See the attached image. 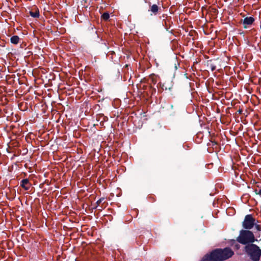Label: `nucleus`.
<instances>
[{
	"label": "nucleus",
	"mask_w": 261,
	"mask_h": 261,
	"mask_svg": "<svg viewBox=\"0 0 261 261\" xmlns=\"http://www.w3.org/2000/svg\"><path fill=\"white\" fill-rule=\"evenodd\" d=\"M20 40L19 37L18 36L14 35L11 37L10 42L11 43L14 44H17Z\"/></svg>",
	"instance_id": "obj_11"
},
{
	"label": "nucleus",
	"mask_w": 261,
	"mask_h": 261,
	"mask_svg": "<svg viewBox=\"0 0 261 261\" xmlns=\"http://www.w3.org/2000/svg\"><path fill=\"white\" fill-rule=\"evenodd\" d=\"M254 21V19L253 17H246L243 19L244 28L246 29L247 25L252 24Z\"/></svg>",
	"instance_id": "obj_6"
},
{
	"label": "nucleus",
	"mask_w": 261,
	"mask_h": 261,
	"mask_svg": "<svg viewBox=\"0 0 261 261\" xmlns=\"http://www.w3.org/2000/svg\"><path fill=\"white\" fill-rule=\"evenodd\" d=\"M149 11H151L152 13L151 15H156L158 13L161 8L156 4H153L152 5H149Z\"/></svg>",
	"instance_id": "obj_7"
},
{
	"label": "nucleus",
	"mask_w": 261,
	"mask_h": 261,
	"mask_svg": "<svg viewBox=\"0 0 261 261\" xmlns=\"http://www.w3.org/2000/svg\"><path fill=\"white\" fill-rule=\"evenodd\" d=\"M171 108L173 110V105H171Z\"/></svg>",
	"instance_id": "obj_23"
},
{
	"label": "nucleus",
	"mask_w": 261,
	"mask_h": 261,
	"mask_svg": "<svg viewBox=\"0 0 261 261\" xmlns=\"http://www.w3.org/2000/svg\"><path fill=\"white\" fill-rule=\"evenodd\" d=\"M30 15L34 18H38L40 16L39 11L38 8H34L29 12Z\"/></svg>",
	"instance_id": "obj_9"
},
{
	"label": "nucleus",
	"mask_w": 261,
	"mask_h": 261,
	"mask_svg": "<svg viewBox=\"0 0 261 261\" xmlns=\"http://www.w3.org/2000/svg\"><path fill=\"white\" fill-rule=\"evenodd\" d=\"M233 254V251L229 247L216 248L205 254L200 261H224Z\"/></svg>",
	"instance_id": "obj_1"
},
{
	"label": "nucleus",
	"mask_w": 261,
	"mask_h": 261,
	"mask_svg": "<svg viewBox=\"0 0 261 261\" xmlns=\"http://www.w3.org/2000/svg\"><path fill=\"white\" fill-rule=\"evenodd\" d=\"M243 112V110L241 109H240L239 110H238L237 111V113L239 114H241Z\"/></svg>",
	"instance_id": "obj_18"
},
{
	"label": "nucleus",
	"mask_w": 261,
	"mask_h": 261,
	"mask_svg": "<svg viewBox=\"0 0 261 261\" xmlns=\"http://www.w3.org/2000/svg\"><path fill=\"white\" fill-rule=\"evenodd\" d=\"M246 253L253 261H259L261 256V249L254 244H249L244 247Z\"/></svg>",
	"instance_id": "obj_4"
},
{
	"label": "nucleus",
	"mask_w": 261,
	"mask_h": 261,
	"mask_svg": "<svg viewBox=\"0 0 261 261\" xmlns=\"http://www.w3.org/2000/svg\"><path fill=\"white\" fill-rule=\"evenodd\" d=\"M105 200V198H100L99 199H98L96 202V207H97L99 204Z\"/></svg>",
	"instance_id": "obj_15"
},
{
	"label": "nucleus",
	"mask_w": 261,
	"mask_h": 261,
	"mask_svg": "<svg viewBox=\"0 0 261 261\" xmlns=\"http://www.w3.org/2000/svg\"><path fill=\"white\" fill-rule=\"evenodd\" d=\"M175 113H176L175 111H173V112H171L170 115H174L175 114Z\"/></svg>",
	"instance_id": "obj_19"
},
{
	"label": "nucleus",
	"mask_w": 261,
	"mask_h": 261,
	"mask_svg": "<svg viewBox=\"0 0 261 261\" xmlns=\"http://www.w3.org/2000/svg\"><path fill=\"white\" fill-rule=\"evenodd\" d=\"M165 25L166 26L167 31H168V29L167 28V22L165 21Z\"/></svg>",
	"instance_id": "obj_20"
},
{
	"label": "nucleus",
	"mask_w": 261,
	"mask_h": 261,
	"mask_svg": "<svg viewBox=\"0 0 261 261\" xmlns=\"http://www.w3.org/2000/svg\"><path fill=\"white\" fill-rule=\"evenodd\" d=\"M206 66L207 68L210 69L212 71H214L216 69V66L215 64L213 63L212 60H208L206 62Z\"/></svg>",
	"instance_id": "obj_10"
},
{
	"label": "nucleus",
	"mask_w": 261,
	"mask_h": 261,
	"mask_svg": "<svg viewBox=\"0 0 261 261\" xmlns=\"http://www.w3.org/2000/svg\"><path fill=\"white\" fill-rule=\"evenodd\" d=\"M233 254V251L229 247L216 248L205 254L200 261H224Z\"/></svg>",
	"instance_id": "obj_2"
},
{
	"label": "nucleus",
	"mask_w": 261,
	"mask_h": 261,
	"mask_svg": "<svg viewBox=\"0 0 261 261\" xmlns=\"http://www.w3.org/2000/svg\"><path fill=\"white\" fill-rule=\"evenodd\" d=\"M30 186L29 180L27 178L22 179L20 182V186L25 190H28L30 188Z\"/></svg>",
	"instance_id": "obj_8"
},
{
	"label": "nucleus",
	"mask_w": 261,
	"mask_h": 261,
	"mask_svg": "<svg viewBox=\"0 0 261 261\" xmlns=\"http://www.w3.org/2000/svg\"><path fill=\"white\" fill-rule=\"evenodd\" d=\"M254 226L257 231H261V226L260 225L256 224L255 223Z\"/></svg>",
	"instance_id": "obj_17"
},
{
	"label": "nucleus",
	"mask_w": 261,
	"mask_h": 261,
	"mask_svg": "<svg viewBox=\"0 0 261 261\" xmlns=\"http://www.w3.org/2000/svg\"><path fill=\"white\" fill-rule=\"evenodd\" d=\"M254 192L256 195H261V188L259 189H255L254 190Z\"/></svg>",
	"instance_id": "obj_16"
},
{
	"label": "nucleus",
	"mask_w": 261,
	"mask_h": 261,
	"mask_svg": "<svg viewBox=\"0 0 261 261\" xmlns=\"http://www.w3.org/2000/svg\"><path fill=\"white\" fill-rule=\"evenodd\" d=\"M110 18V14L108 12H105L102 15H101V18L107 21Z\"/></svg>",
	"instance_id": "obj_13"
},
{
	"label": "nucleus",
	"mask_w": 261,
	"mask_h": 261,
	"mask_svg": "<svg viewBox=\"0 0 261 261\" xmlns=\"http://www.w3.org/2000/svg\"><path fill=\"white\" fill-rule=\"evenodd\" d=\"M236 241L241 244L247 245L252 244L257 240L251 231L242 229L240 231L239 236L237 238Z\"/></svg>",
	"instance_id": "obj_3"
},
{
	"label": "nucleus",
	"mask_w": 261,
	"mask_h": 261,
	"mask_svg": "<svg viewBox=\"0 0 261 261\" xmlns=\"http://www.w3.org/2000/svg\"><path fill=\"white\" fill-rule=\"evenodd\" d=\"M149 79L152 84H155L157 82L156 78L154 74H151L149 76Z\"/></svg>",
	"instance_id": "obj_14"
},
{
	"label": "nucleus",
	"mask_w": 261,
	"mask_h": 261,
	"mask_svg": "<svg viewBox=\"0 0 261 261\" xmlns=\"http://www.w3.org/2000/svg\"><path fill=\"white\" fill-rule=\"evenodd\" d=\"M102 209V207L100 206V207L99 208H98V210L101 211Z\"/></svg>",
	"instance_id": "obj_22"
},
{
	"label": "nucleus",
	"mask_w": 261,
	"mask_h": 261,
	"mask_svg": "<svg viewBox=\"0 0 261 261\" xmlns=\"http://www.w3.org/2000/svg\"><path fill=\"white\" fill-rule=\"evenodd\" d=\"M150 88H151V89H152V91H154V92H155V91H156L155 88H152V86H150Z\"/></svg>",
	"instance_id": "obj_21"
},
{
	"label": "nucleus",
	"mask_w": 261,
	"mask_h": 261,
	"mask_svg": "<svg viewBox=\"0 0 261 261\" xmlns=\"http://www.w3.org/2000/svg\"><path fill=\"white\" fill-rule=\"evenodd\" d=\"M160 85V87L161 88V89L164 90H170L171 89H172V87L171 86H168L167 85V82H165V83H160L159 84Z\"/></svg>",
	"instance_id": "obj_12"
},
{
	"label": "nucleus",
	"mask_w": 261,
	"mask_h": 261,
	"mask_svg": "<svg viewBox=\"0 0 261 261\" xmlns=\"http://www.w3.org/2000/svg\"><path fill=\"white\" fill-rule=\"evenodd\" d=\"M255 219L252 215L248 214L245 216L242 222V226L245 230H250L254 226Z\"/></svg>",
	"instance_id": "obj_5"
}]
</instances>
